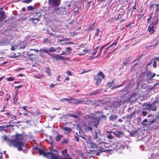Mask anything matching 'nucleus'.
Listing matches in <instances>:
<instances>
[{"label":"nucleus","mask_w":159,"mask_h":159,"mask_svg":"<svg viewBox=\"0 0 159 159\" xmlns=\"http://www.w3.org/2000/svg\"><path fill=\"white\" fill-rule=\"evenodd\" d=\"M46 72L48 74V75L50 76L51 75V72L50 69H48L46 70Z\"/></svg>","instance_id":"nucleus-37"},{"label":"nucleus","mask_w":159,"mask_h":159,"mask_svg":"<svg viewBox=\"0 0 159 159\" xmlns=\"http://www.w3.org/2000/svg\"><path fill=\"white\" fill-rule=\"evenodd\" d=\"M156 4H151L150 5V7L151 8H152L154 7H155V5H156Z\"/></svg>","instance_id":"nucleus-59"},{"label":"nucleus","mask_w":159,"mask_h":159,"mask_svg":"<svg viewBox=\"0 0 159 159\" xmlns=\"http://www.w3.org/2000/svg\"><path fill=\"white\" fill-rule=\"evenodd\" d=\"M99 90H97L96 91H94L92 93H89V95L90 96H92L93 95H95L96 94L99 93Z\"/></svg>","instance_id":"nucleus-21"},{"label":"nucleus","mask_w":159,"mask_h":159,"mask_svg":"<svg viewBox=\"0 0 159 159\" xmlns=\"http://www.w3.org/2000/svg\"><path fill=\"white\" fill-rule=\"evenodd\" d=\"M53 57L55 58V59L57 60H58V59H60L61 60H63L64 58L63 57L60 56L59 55H56L53 56Z\"/></svg>","instance_id":"nucleus-18"},{"label":"nucleus","mask_w":159,"mask_h":159,"mask_svg":"<svg viewBox=\"0 0 159 159\" xmlns=\"http://www.w3.org/2000/svg\"><path fill=\"white\" fill-rule=\"evenodd\" d=\"M153 66L154 67H155V68L156 67V65H157V62H156V61H154L153 63Z\"/></svg>","instance_id":"nucleus-51"},{"label":"nucleus","mask_w":159,"mask_h":159,"mask_svg":"<svg viewBox=\"0 0 159 159\" xmlns=\"http://www.w3.org/2000/svg\"><path fill=\"white\" fill-rule=\"evenodd\" d=\"M72 100H73L74 102H68L70 103H74L75 104H78L83 103L84 102V101L81 100H77L73 98H72Z\"/></svg>","instance_id":"nucleus-10"},{"label":"nucleus","mask_w":159,"mask_h":159,"mask_svg":"<svg viewBox=\"0 0 159 159\" xmlns=\"http://www.w3.org/2000/svg\"><path fill=\"white\" fill-rule=\"evenodd\" d=\"M152 16H150V17L147 19V22H148L149 21L151 20L152 19Z\"/></svg>","instance_id":"nucleus-60"},{"label":"nucleus","mask_w":159,"mask_h":159,"mask_svg":"<svg viewBox=\"0 0 159 159\" xmlns=\"http://www.w3.org/2000/svg\"><path fill=\"white\" fill-rule=\"evenodd\" d=\"M117 43V41H115L113 43H112L110 45L109 47H108V48H107L106 50H105L104 52H105L109 48H110V47H111L112 46H113L114 45H116Z\"/></svg>","instance_id":"nucleus-26"},{"label":"nucleus","mask_w":159,"mask_h":159,"mask_svg":"<svg viewBox=\"0 0 159 159\" xmlns=\"http://www.w3.org/2000/svg\"><path fill=\"white\" fill-rule=\"evenodd\" d=\"M6 18L5 12L4 11H0V21H2Z\"/></svg>","instance_id":"nucleus-13"},{"label":"nucleus","mask_w":159,"mask_h":159,"mask_svg":"<svg viewBox=\"0 0 159 159\" xmlns=\"http://www.w3.org/2000/svg\"><path fill=\"white\" fill-rule=\"evenodd\" d=\"M27 106H24L23 107V109L25 110V111L27 112H30L31 114H33V113L32 112H30L29 111L27 110L26 109Z\"/></svg>","instance_id":"nucleus-36"},{"label":"nucleus","mask_w":159,"mask_h":159,"mask_svg":"<svg viewBox=\"0 0 159 159\" xmlns=\"http://www.w3.org/2000/svg\"><path fill=\"white\" fill-rule=\"evenodd\" d=\"M96 35L97 36H98V34H99V32H100V30L98 28L97 29V30H96Z\"/></svg>","instance_id":"nucleus-46"},{"label":"nucleus","mask_w":159,"mask_h":159,"mask_svg":"<svg viewBox=\"0 0 159 159\" xmlns=\"http://www.w3.org/2000/svg\"><path fill=\"white\" fill-rule=\"evenodd\" d=\"M124 83H122V84H121L119 86H113L111 88V89H115L120 87L124 85Z\"/></svg>","instance_id":"nucleus-30"},{"label":"nucleus","mask_w":159,"mask_h":159,"mask_svg":"<svg viewBox=\"0 0 159 159\" xmlns=\"http://www.w3.org/2000/svg\"><path fill=\"white\" fill-rule=\"evenodd\" d=\"M69 116L71 117H73L75 118H78V116L76 115H72L71 114H69Z\"/></svg>","instance_id":"nucleus-42"},{"label":"nucleus","mask_w":159,"mask_h":159,"mask_svg":"<svg viewBox=\"0 0 159 159\" xmlns=\"http://www.w3.org/2000/svg\"><path fill=\"white\" fill-rule=\"evenodd\" d=\"M39 51L42 53H48L49 52L48 50L46 48H41Z\"/></svg>","instance_id":"nucleus-16"},{"label":"nucleus","mask_w":159,"mask_h":159,"mask_svg":"<svg viewBox=\"0 0 159 159\" xmlns=\"http://www.w3.org/2000/svg\"><path fill=\"white\" fill-rule=\"evenodd\" d=\"M158 22V20L157 19L154 23L153 22L152 23L153 25H150L148 26V31L150 33L152 34L155 32L154 30V27L156 24Z\"/></svg>","instance_id":"nucleus-7"},{"label":"nucleus","mask_w":159,"mask_h":159,"mask_svg":"<svg viewBox=\"0 0 159 159\" xmlns=\"http://www.w3.org/2000/svg\"><path fill=\"white\" fill-rule=\"evenodd\" d=\"M158 101H155L152 104H148L145 107V109L149 111H156L157 110V107L155 105L156 104H158Z\"/></svg>","instance_id":"nucleus-4"},{"label":"nucleus","mask_w":159,"mask_h":159,"mask_svg":"<svg viewBox=\"0 0 159 159\" xmlns=\"http://www.w3.org/2000/svg\"><path fill=\"white\" fill-rule=\"evenodd\" d=\"M60 75H58L57 77V80L58 81H60L61 80H60Z\"/></svg>","instance_id":"nucleus-54"},{"label":"nucleus","mask_w":159,"mask_h":159,"mask_svg":"<svg viewBox=\"0 0 159 159\" xmlns=\"http://www.w3.org/2000/svg\"><path fill=\"white\" fill-rule=\"evenodd\" d=\"M27 9L28 11H30L34 9V7L30 6L27 7Z\"/></svg>","instance_id":"nucleus-33"},{"label":"nucleus","mask_w":159,"mask_h":159,"mask_svg":"<svg viewBox=\"0 0 159 159\" xmlns=\"http://www.w3.org/2000/svg\"><path fill=\"white\" fill-rule=\"evenodd\" d=\"M59 12L62 15H64L66 14V8H60Z\"/></svg>","instance_id":"nucleus-15"},{"label":"nucleus","mask_w":159,"mask_h":159,"mask_svg":"<svg viewBox=\"0 0 159 159\" xmlns=\"http://www.w3.org/2000/svg\"><path fill=\"white\" fill-rule=\"evenodd\" d=\"M63 137V135H58L55 138L56 140L57 141H59L61 138Z\"/></svg>","instance_id":"nucleus-22"},{"label":"nucleus","mask_w":159,"mask_h":159,"mask_svg":"<svg viewBox=\"0 0 159 159\" xmlns=\"http://www.w3.org/2000/svg\"><path fill=\"white\" fill-rule=\"evenodd\" d=\"M137 93H134L131 95L130 97L126 100V102H133L136 100V96H137Z\"/></svg>","instance_id":"nucleus-9"},{"label":"nucleus","mask_w":159,"mask_h":159,"mask_svg":"<svg viewBox=\"0 0 159 159\" xmlns=\"http://www.w3.org/2000/svg\"><path fill=\"white\" fill-rule=\"evenodd\" d=\"M99 48V47L98 46L96 48H94L93 49V52L92 53V54L93 55H94L96 52H97V50Z\"/></svg>","instance_id":"nucleus-29"},{"label":"nucleus","mask_w":159,"mask_h":159,"mask_svg":"<svg viewBox=\"0 0 159 159\" xmlns=\"http://www.w3.org/2000/svg\"><path fill=\"white\" fill-rule=\"evenodd\" d=\"M107 84H109V85L110 86V87H111L114 84V81H112L111 82H109L107 83Z\"/></svg>","instance_id":"nucleus-44"},{"label":"nucleus","mask_w":159,"mask_h":159,"mask_svg":"<svg viewBox=\"0 0 159 159\" xmlns=\"http://www.w3.org/2000/svg\"><path fill=\"white\" fill-rule=\"evenodd\" d=\"M87 144V146L89 148H97V145L94 143L92 142L90 139L87 141L86 142Z\"/></svg>","instance_id":"nucleus-8"},{"label":"nucleus","mask_w":159,"mask_h":159,"mask_svg":"<svg viewBox=\"0 0 159 159\" xmlns=\"http://www.w3.org/2000/svg\"><path fill=\"white\" fill-rule=\"evenodd\" d=\"M107 137L108 139H112L113 138V136L111 135H107Z\"/></svg>","instance_id":"nucleus-38"},{"label":"nucleus","mask_w":159,"mask_h":159,"mask_svg":"<svg viewBox=\"0 0 159 159\" xmlns=\"http://www.w3.org/2000/svg\"><path fill=\"white\" fill-rule=\"evenodd\" d=\"M113 133L116 136L118 137H120V135L123 134L122 132L120 131H117L116 132H113Z\"/></svg>","instance_id":"nucleus-17"},{"label":"nucleus","mask_w":159,"mask_h":159,"mask_svg":"<svg viewBox=\"0 0 159 159\" xmlns=\"http://www.w3.org/2000/svg\"><path fill=\"white\" fill-rule=\"evenodd\" d=\"M159 4H156L155 5V7L156 8V12H158L159 11Z\"/></svg>","instance_id":"nucleus-34"},{"label":"nucleus","mask_w":159,"mask_h":159,"mask_svg":"<svg viewBox=\"0 0 159 159\" xmlns=\"http://www.w3.org/2000/svg\"><path fill=\"white\" fill-rule=\"evenodd\" d=\"M148 117L151 118V119L149 121L146 119H144L142 123L143 125L146 126L149 125L155 122L156 120V119L154 117V116L151 114L148 115Z\"/></svg>","instance_id":"nucleus-3"},{"label":"nucleus","mask_w":159,"mask_h":159,"mask_svg":"<svg viewBox=\"0 0 159 159\" xmlns=\"http://www.w3.org/2000/svg\"><path fill=\"white\" fill-rule=\"evenodd\" d=\"M97 135H98L97 132L96 131H95V134H94V135H93V138L94 139H97V138H98Z\"/></svg>","instance_id":"nucleus-40"},{"label":"nucleus","mask_w":159,"mask_h":159,"mask_svg":"<svg viewBox=\"0 0 159 159\" xmlns=\"http://www.w3.org/2000/svg\"><path fill=\"white\" fill-rule=\"evenodd\" d=\"M31 19L32 20L33 22L34 23L35 25H36L37 22L39 20V18H33Z\"/></svg>","instance_id":"nucleus-23"},{"label":"nucleus","mask_w":159,"mask_h":159,"mask_svg":"<svg viewBox=\"0 0 159 159\" xmlns=\"http://www.w3.org/2000/svg\"><path fill=\"white\" fill-rule=\"evenodd\" d=\"M81 137L82 139H84L86 140V142H87V140H89L90 139V138H86L84 137Z\"/></svg>","instance_id":"nucleus-49"},{"label":"nucleus","mask_w":159,"mask_h":159,"mask_svg":"<svg viewBox=\"0 0 159 159\" xmlns=\"http://www.w3.org/2000/svg\"><path fill=\"white\" fill-rule=\"evenodd\" d=\"M89 125H85L84 126H85V129L87 130H93L92 128L90 126L89 124H88Z\"/></svg>","instance_id":"nucleus-20"},{"label":"nucleus","mask_w":159,"mask_h":159,"mask_svg":"<svg viewBox=\"0 0 159 159\" xmlns=\"http://www.w3.org/2000/svg\"><path fill=\"white\" fill-rule=\"evenodd\" d=\"M15 78L12 77H9L7 78V80L8 81H11L14 80Z\"/></svg>","instance_id":"nucleus-32"},{"label":"nucleus","mask_w":159,"mask_h":159,"mask_svg":"<svg viewBox=\"0 0 159 159\" xmlns=\"http://www.w3.org/2000/svg\"><path fill=\"white\" fill-rule=\"evenodd\" d=\"M68 142V140L67 139H65L61 141V143L62 144H67Z\"/></svg>","instance_id":"nucleus-31"},{"label":"nucleus","mask_w":159,"mask_h":159,"mask_svg":"<svg viewBox=\"0 0 159 159\" xmlns=\"http://www.w3.org/2000/svg\"><path fill=\"white\" fill-rule=\"evenodd\" d=\"M62 156L61 157V159H72L70 155L68 154L66 149H65L61 151Z\"/></svg>","instance_id":"nucleus-6"},{"label":"nucleus","mask_w":159,"mask_h":159,"mask_svg":"<svg viewBox=\"0 0 159 159\" xmlns=\"http://www.w3.org/2000/svg\"><path fill=\"white\" fill-rule=\"evenodd\" d=\"M49 40L48 39H45L44 41V42L45 43H48L49 42Z\"/></svg>","instance_id":"nucleus-57"},{"label":"nucleus","mask_w":159,"mask_h":159,"mask_svg":"<svg viewBox=\"0 0 159 159\" xmlns=\"http://www.w3.org/2000/svg\"><path fill=\"white\" fill-rule=\"evenodd\" d=\"M134 132H130V134L132 136H134Z\"/></svg>","instance_id":"nucleus-58"},{"label":"nucleus","mask_w":159,"mask_h":159,"mask_svg":"<svg viewBox=\"0 0 159 159\" xmlns=\"http://www.w3.org/2000/svg\"><path fill=\"white\" fill-rule=\"evenodd\" d=\"M66 50L67 51V52H69V51L71 50V48L70 47H68L66 48Z\"/></svg>","instance_id":"nucleus-63"},{"label":"nucleus","mask_w":159,"mask_h":159,"mask_svg":"<svg viewBox=\"0 0 159 159\" xmlns=\"http://www.w3.org/2000/svg\"><path fill=\"white\" fill-rule=\"evenodd\" d=\"M56 49V51L58 50H61V48L60 47H58L57 48H55Z\"/></svg>","instance_id":"nucleus-62"},{"label":"nucleus","mask_w":159,"mask_h":159,"mask_svg":"<svg viewBox=\"0 0 159 159\" xmlns=\"http://www.w3.org/2000/svg\"><path fill=\"white\" fill-rule=\"evenodd\" d=\"M22 85H20L17 86H16L15 87V89H20L22 87Z\"/></svg>","instance_id":"nucleus-55"},{"label":"nucleus","mask_w":159,"mask_h":159,"mask_svg":"<svg viewBox=\"0 0 159 159\" xmlns=\"http://www.w3.org/2000/svg\"><path fill=\"white\" fill-rule=\"evenodd\" d=\"M70 79L69 77H66V78L65 79L64 82H65V80H68Z\"/></svg>","instance_id":"nucleus-64"},{"label":"nucleus","mask_w":159,"mask_h":159,"mask_svg":"<svg viewBox=\"0 0 159 159\" xmlns=\"http://www.w3.org/2000/svg\"><path fill=\"white\" fill-rule=\"evenodd\" d=\"M32 0H23L22 2H24L26 3H29L31 2Z\"/></svg>","instance_id":"nucleus-35"},{"label":"nucleus","mask_w":159,"mask_h":159,"mask_svg":"<svg viewBox=\"0 0 159 159\" xmlns=\"http://www.w3.org/2000/svg\"><path fill=\"white\" fill-rule=\"evenodd\" d=\"M135 114V112L134 111L132 113H131L129 115L127 116V118L129 119H131L133 118L134 115Z\"/></svg>","instance_id":"nucleus-24"},{"label":"nucleus","mask_w":159,"mask_h":159,"mask_svg":"<svg viewBox=\"0 0 159 159\" xmlns=\"http://www.w3.org/2000/svg\"><path fill=\"white\" fill-rule=\"evenodd\" d=\"M18 93V90H16L15 91V93L14 95V97H16Z\"/></svg>","instance_id":"nucleus-52"},{"label":"nucleus","mask_w":159,"mask_h":159,"mask_svg":"<svg viewBox=\"0 0 159 159\" xmlns=\"http://www.w3.org/2000/svg\"><path fill=\"white\" fill-rule=\"evenodd\" d=\"M105 76V75L102 72L99 71L95 78L96 84L97 85H99L102 81V79H104Z\"/></svg>","instance_id":"nucleus-5"},{"label":"nucleus","mask_w":159,"mask_h":159,"mask_svg":"<svg viewBox=\"0 0 159 159\" xmlns=\"http://www.w3.org/2000/svg\"><path fill=\"white\" fill-rule=\"evenodd\" d=\"M72 98L71 97L70 98H64L61 99H60V101L61 102H64L65 101L72 100Z\"/></svg>","instance_id":"nucleus-19"},{"label":"nucleus","mask_w":159,"mask_h":159,"mask_svg":"<svg viewBox=\"0 0 159 159\" xmlns=\"http://www.w3.org/2000/svg\"><path fill=\"white\" fill-rule=\"evenodd\" d=\"M147 113H148V112L145 111H143L142 112V115L143 116H147Z\"/></svg>","instance_id":"nucleus-45"},{"label":"nucleus","mask_w":159,"mask_h":159,"mask_svg":"<svg viewBox=\"0 0 159 159\" xmlns=\"http://www.w3.org/2000/svg\"><path fill=\"white\" fill-rule=\"evenodd\" d=\"M66 74H67V75L69 76H71L72 75V74L71 73V72L69 70H67L66 71Z\"/></svg>","instance_id":"nucleus-47"},{"label":"nucleus","mask_w":159,"mask_h":159,"mask_svg":"<svg viewBox=\"0 0 159 159\" xmlns=\"http://www.w3.org/2000/svg\"><path fill=\"white\" fill-rule=\"evenodd\" d=\"M57 85V84H53L52 83V84H51L50 86V87H51V88H53L54 86H55L56 85Z\"/></svg>","instance_id":"nucleus-50"},{"label":"nucleus","mask_w":159,"mask_h":159,"mask_svg":"<svg viewBox=\"0 0 159 159\" xmlns=\"http://www.w3.org/2000/svg\"><path fill=\"white\" fill-rule=\"evenodd\" d=\"M5 114L8 116H11L12 115V114L9 112H7L6 113H5Z\"/></svg>","instance_id":"nucleus-48"},{"label":"nucleus","mask_w":159,"mask_h":159,"mask_svg":"<svg viewBox=\"0 0 159 159\" xmlns=\"http://www.w3.org/2000/svg\"><path fill=\"white\" fill-rule=\"evenodd\" d=\"M75 140L77 142L79 141V138L77 136H75Z\"/></svg>","instance_id":"nucleus-56"},{"label":"nucleus","mask_w":159,"mask_h":159,"mask_svg":"<svg viewBox=\"0 0 159 159\" xmlns=\"http://www.w3.org/2000/svg\"><path fill=\"white\" fill-rule=\"evenodd\" d=\"M63 129L69 133L72 130L70 128L68 127H64L63 128Z\"/></svg>","instance_id":"nucleus-25"},{"label":"nucleus","mask_w":159,"mask_h":159,"mask_svg":"<svg viewBox=\"0 0 159 159\" xmlns=\"http://www.w3.org/2000/svg\"><path fill=\"white\" fill-rule=\"evenodd\" d=\"M10 126H11V127H14V125H8V124H5V125H2V128H4L8 127Z\"/></svg>","instance_id":"nucleus-27"},{"label":"nucleus","mask_w":159,"mask_h":159,"mask_svg":"<svg viewBox=\"0 0 159 159\" xmlns=\"http://www.w3.org/2000/svg\"><path fill=\"white\" fill-rule=\"evenodd\" d=\"M104 46H103L102 47L100 48V53H99V56H100V55L101 54V51H102V49H103V48H104Z\"/></svg>","instance_id":"nucleus-53"},{"label":"nucleus","mask_w":159,"mask_h":159,"mask_svg":"<svg viewBox=\"0 0 159 159\" xmlns=\"http://www.w3.org/2000/svg\"><path fill=\"white\" fill-rule=\"evenodd\" d=\"M49 51V52H53L56 51V49L55 48H54L53 47H51L50 48Z\"/></svg>","instance_id":"nucleus-28"},{"label":"nucleus","mask_w":159,"mask_h":159,"mask_svg":"<svg viewBox=\"0 0 159 159\" xmlns=\"http://www.w3.org/2000/svg\"><path fill=\"white\" fill-rule=\"evenodd\" d=\"M13 101L14 102V103H16V102H17V100H18V98H17L16 97H14L13 98Z\"/></svg>","instance_id":"nucleus-43"},{"label":"nucleus","mask_w":159,"mask_h":159,"mask_svg":"<svg viewBox=\"0 0 159 159\" xmlns=\"http://www.w3.org/2000/svg\"><path fill=\"white\" fill-rule=\"evenodd\" d=\"M17 45H15V46H12L11 48V50L12 51H14L15 50V49H16L15 47H17Z\"/></svg>","instance_id":"nucleus-41"},{"label":"nucleus","mask_w":159,"mask_h":159,"mask_svg":"<svg viewBox=\"0 0 159 159\" xmlns=\"http://www.w3.org/2000/svg\"><path fill=\"white\" fill-rule=\"evenodd\" d=\"M6 95L7 97L6 100L7 101L11 98L10 95L8 93H7Z\"/></svg>","instance_id":"nucleus-39"},{"label":"nucleus","mask_w":159,"mask_h":159,"mask_svg":"<svg viewBox=\"0 0 159 159\" xmlns=\"http://www.w3.org/2000/svg\"><path fill=\"white\" fill-rule=\"evenodd\" d=\"M15 139L10 140L8 139L6 136L3 137V139L7 141V143L9 146H13L17 148L19 151L22 150V147L24 145L23 135L22 134H16L15 135Z\"/></svg>","instance_id":"nucleus-1"},{"label":"nucleus","mask_w":159,"mask_h":159,"mask_svg":"<svg viewBox=\"0 0 159 159\" xmlns=\"http://www.w3.org/2000/svg\"><path fill=\"white\" fill-rule=\"evenodd\" d=\"M156 75L155 73H152L151 71H148V73L147 74V80H151L152 78L155 76Z\"/></svg>","instance_id":"nucleus-11"},{"label":"nucleus","mask_w":159,"mask_h":159,"mask_svg":"<svg viewBox=\"0 0 159 159\" xmlns=\"http://www.w3.org/2000/svg\"><path fill=\"white\" fill-rule=\"evenodd\" d=\"M49 2L51 5L53 6H58L60 2L59 0H50Z\"/></svg>","instance_id":"nucleus-12"},{"label":"nucleus","mask_w":159,"mask_h":159,"mask_svg":"<svg viewBox=\"0 0 159 159\" xmlns=\"http://www.w3.org/2000/svg\"><path fill=\"white\" fill-rule=\"evenodd\" d=\"M30 50H33L34 51L36 52H38L39 51L38 50H36L34 49H30Z\"/></svg>","instance_id":"nucleus-61"},{"label":"nucleus","mask_w":159,"mask_h":159,"mask_svg":"<svg viewBox=\"0 0 159 159\" xmlns=\"http://www.w3.org/2000/svg\"><path fill=\"white\" fill-rule=\"evenodd\" d=\"M39 153L43 157L50 159H61L57 154L56 150H53L50 152H47L41 149H39Z\"/></svg>","instance_id":"nucleus-2"},{"label":"nucleus","mask_w":159,"mask_h":159,"mask_svg":"<svg viewBox=\"0 0 159 159\" xmlns=\"http://www.w3.org/2000/svg\"><path fill=\"white\" fill-rule=\"evenodd\" d=\"M118 116L116 115L111 114L109 117V120L111 121H114L115 120L117 119Z\"/></svg>","instance_id":"nucleus-14"}]
</instances>
